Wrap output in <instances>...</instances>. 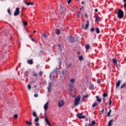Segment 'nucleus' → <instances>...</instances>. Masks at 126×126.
<instances>
[{
	"mask_svg": "<svg viewBox=\"0 0 126 126\" xmlns=\"http://www.w3.org/2000/svg\"><path fill=\"white\" fill-rule=\"evenodd\" d=\"M126 86V83H123V85H121V89H123Z\"/></svg>",
	"mask_w": 126,
	"mask_h": 126,
	"instance_id": "nucleus-32",
	"label": "nucleus"
},
{
	"mask_svg": "<svg viewBox=\"0 0 126 126\" xmlns=\"http://www.w3.org/2000/svg\"><path fill=\"white\" fill-rule=\"evenodd\" d=\"M71 65H72V63H69L66 65V66H67V67L69 68V67H70L71 66Z\"/></svg>",
	"mask_w": 126,
	"mask_h": 126,
	"instance_id": "nucleus-31",
	"label": "nucleus"
},
{
	"mask_svg": "<svg viewBox=\"0 0 126 126\" xmlns=\"http://www.w3.org/2000/svg\"><path fill=\"white\" fill-rule=\"evenodd\" d=\"M59 63H60V64H62V62H61V60H59Z\"/></svg>",
	"mask_w": 126,
	"mask_h": 126,
	"instance_id": "nucleus-59",
	"label": "nucleus"
},
{
	"mask_svg": "<svg viewBox=\"0 0 126 126\" xmlns=\"http://www.w3.org/2000/svg\"><path fill=\"white\" fill-rule=\"evenodd\" d=\"M59 50L60 51V52H61V51H63V49H62V48H60Z\"/></svg>",
	"mask_w": 126,
	"mask_h": 126,
	"instance_id": "nucleus-62",
	"label": "nucleus"
},
{
	"mask_svg": "<svg viewBox=\"0 0 126 126\" xmlns=\"http://www.w3.org/2000/svg\"><path fill=\"white\" fill-rule=\"evenodd\" d=\"M95 97L96 98L97 101L100 103L101 102V98H99V96H96Z\"/></svg>",
	"mask_w": 126,
	"mask_h": 126,
	"instance_id": "nucleus-18",
	"label": "nucleus"
},
{
	"mask_svg": "<svg viewBox=\"0 0 126 126\" xmlns=\"http://www.w3.org/2000/svg\"><path fill=\"white\" fill-rule=\"evenodd\" d=\"M43 52H44L43 51H42V50L40 51V54H43Z\"/></svg>",
	"mask_w": 126,
	"mask_h": 126,
	"instance_id": "nucleus-56",
	"label": "nucleus"
},
{
	"mask_svg": "<svg viewBox=\"0 0 126 126\" xmlns=\"http://www.w3.org/2000/svg\"><path fill=\"white\" fill-rule=\"evenodd\" d=\"M96 124V122H95V121H93L92 122V125H93V126H95V124Z\"/></svg>",
	"mask_w": 126,
	"mask_h": 126,
	"instance_id": "nucleus-36",
	"label": "nucleus"
},
{
	"mask_svg": "<svg viewBox=\"0 0 126 126\" xmlns=\"http://www.w3.org/2000/svg\"><path fill=\"white\" fill-rule=\"evenodd\" d=\"M70 2H71V0H68L67 1L68 4H69L70 3Z\"/></svg>",
	"mask_w": 126,
	"mask_h": 126,
	"instance_id": "nucleus-50",
	"label": "nucleus"
},
{
	"mask_svg": "<svg viewBox=\"0 0 126 126\" xmlns=\"http://www.w3.org/2000/svg\"><path fill=\"white\" fill-rule=\"evenodd\" d=\"M86 121L87 122H88V118H86Z\"/></svg>",
	"mask_w": 126,
	"mask_h": 126,
	"instance_id": "nucleus-64",
	"label": "nucleus"
},
{
	"mask_svg": "<svg viewBox=\"0 0 126 126\" xmlns=\"http://www.w3.org/2000/svg\"><path fill=\"white\" fill-rule=\"evenodd\" d=\"M64 105V102L63 100H59L58 102V106L59 107H63Z\"/></svg>",
	"mask_w": 126,
	"mask_h": 126,
	"instance_id": "nucleus-6",
	"label": "nucleus"
},
{
	"mask_svg": "<svg viewBox=\"0 0 126 126\" xmlns=\"http://www.w3.org/2000/svg\"><path fill=\"white\" fill-rule=\"evenodd\" d=\"M35 126H39V123H36Z\"/></svg>",
	"mask_w": 126,
	"mask_h": 126,
	"instance_id": "nucleus-57",
	"label": "nucleus"
},
{
	"mask_svg": "<svg viewBox=\"0 0 126 126\" xmlns=\"http://www.w3.org/2000/svg\"><path fill=\"white\" fill-rule=\"evenodd\" d=\"M28 89L29 90H31V85H30L29 84L28 85Z\"/></svg>",
	"mask_w": 126,
	"mask_h": 126,
	"instance_id": "nucleus-38",
	"label": "nucleus"
},
{
	"mask_svg": "<svg viewBox=\"0 0 126 126\" xmlns=\"http://www.w3.org/2000/svg\"><path fill=\"white\" fill-rule=\"evenodd\" d=\"M77 54H78V55H80V54H81L80 51H77Z\"/></svg>",
	"mask_w": 126,
	"mask_h": 126,
	"instance_id": "nucleus-54",
	"label": "nucleus"
},
{
	"mask_svg": "<svg viewBox=\"0 0 126 126\" xmlns=\"http://www.w3.org/2000/svg\"><path fill=\"white\" fill-rule=\"evenodd\" d=\"M105 101H106V98L103 97V103H105Z\"/></svg>",
	"mask_w": 126,
	"mask_h": 126,
	"instance_id": "nucleus-51",
	"label": "nucleus"
},
{
	"mask_svg": "<svg viewBox=\"0 0 126 126\" xmlns=\"http://www.w3.org/2000/svg\"><path fill=\"white\" fill-rule=\"evenodd\" d=\"M32 75L37 77V76H38V74H37V73H36L35 71H32Z\"/></svg>",
	"mask_w": 126,
	"mask_h": 126,
	"instance_id": "nucleus-19",
	"label": "nucleus"
},
{
	"mask_svg": "<svg viewBox=\"0 0 126 126\" xmlns=\"http://www.w3.org/2000/svg\"><path fill=\"white\" fill-rule=\"evenodd\" d=\"M89 26V21H87V24H86L85 30H87V29H88Z\"/></svg>",
	"mask_w": 126,
	"mask_h": 126,
	"instance_id": "nucleus-14",
	"label": "nucleus"
},
{
	"mask_svg": "<svg viewBox=\"0 0 126 126\" xmlns=\"http://www.w3.org/2000/svg\"><path fill=\"white\" fill-rule=\"evenodd\" d=\"M34 97H38V94H35L34 95Z\"/></svg>",
	"mask_w": 126,
	"mask_h": 126,
	"instance_id": "nucleus-52",
	"label": "nucleus"
},
{
	"mask_svg": "<svg viewBox=\"0 0 126 126\" xmlns=\"http://www.w3.org/2000/svg\"><path fill=\"white\" fill-rule=\"evenodd\" d=\"M70 88H71V89L73 88V84H70Z\"/></svg>",
	"mask_w": 126,
	"mask_h": 126,
	"instance_id": "nucleus-42",
	"label": "nucleus"
},
{
	"mask_svg": "<svg viewBox=\"0 0 126 126\" xmlns=\"http://www.w3.org/2000/svg\"><path fill=\"white\" fill-rule=\"evenodd\" d=\"M58 47H59V48H61V44H59Z\"/></svg>",
	"mask_w": 126,
	"mask_h": 126,
	"instance_id": "nucleus-63",
	"label": "nucleus"
},
{
	"mask_svg": "<svg viewBox=\"0 0 126 126\" xmlns=\"http://www.w3.org/2000/svg\"><path fill=\"white\" fill-rule=\"evenodd\" d=\"M36 32H37L36 30L33 31V33H36Z\"/></svg>",
	"mask_w": 126,
	"mask_h": 126,
	"instance_id": "nucleus-61",
	"label": "nucleus"
},
{
	"mask_svg": "<svg viewBox=\"0 0 126 126\" xmlns=\"http://www.w3.org/2000/svg\"><path fill=\"white\" fill-rule=\"evenodd\" d=\"M43 72H42V71H40L39 72V76H42L43 75Z\"/></svg>",
	"mask_w": 126,
	"mask_h": 126,
	"instance_id": "nucleus-35",
	"label": "nucleus"
},
{
	"mask_svg": "<svg viewBox=\"0 0 126 126\" xmlns=\"http://www.w3.org/2000/svg\"><path fill=\"white\" fill-rule=\"evenodd\" d=\"M65 7L63 6H62V5H60V8L59 10V13L61 14L63 16H64L65 14Z\"/></svg>",
	"mask_w": 126,
	"mask_h": 126,
	"instance_id": "nucleus-2",
	"label": "nucleus"
},
{
	"mask_svg": "<svg viewBox=\"0 0 126 126\" xmlns=\"http://www.w3.org/2000/svg\"><path fill=\"white\" fill-rule=\"evenodd\" d=\"M48 107H49V102H47L44 106L45 111H47V110H48L49 108Z\"/></svg>",
	"mask_w": 126,
	"mask_h": 126,
	"instance_id": "nucleus-10",
	"label": "nucleus"
},
{
	"mask_svg": "<svg viewBox=\"0 0 126 126\" xmlns=\"http://www.w3.org/2000/svg\"><path fill=\"white\" fill-rule=\"evenodd\" d=\"M99 103L97 102H94L93 105H92V107L93 108H95L96 106H98V104Z\"/></svg>",
	"mask_w": 126,
	"mask_h": 126,
	"instance_id": "nucleus-15",
	"label": "nucleus"
},
{
	"mask_svg": "<svg viewBox=\"0 0 126 126\" xmlns=\"http://www.w3.org/2000/svg\"><path fill=\"white\" fill-rule=\"evenodd\" d=\"M76 80L75 79L72 78L70 80V82H71V83H74Z\"/></svg>",
	"mask_w": 126,
	"mask_h": 126,
	"instance_id": "nucleus-22",
	"label": "nucleus"
},
{
	"mask_svg": "<svg viewBox=\"0 0 126 126\" xmlns=\"http://www.w3.org/2000/svg\"><path fill=\"white\" fill-rule=\"evenodd\" d=\"M23 24H24V26H27L28 25V23L27 22H24L23 23Z\"/></svg>",
	"mask_w": 126,
	"mask_h": 126,
	"instance_id": "nucleus-33",
	"label": "nucleus"
},
{
	"mask_svg": "<svg viewBox=\"0 0 126 126\" xmlns=\"http://www.w3.org/2000/svg\"><path fill=\"white\" fill-rule=\"evenodd\" d=\"M50 79L51 80V81H54L55 79V76H53V73H51L49 76Z\"/></svg>",
	"mask_w": 126,
	"mask_h": 126,
	"instance_id": "nucleus-12",
	"label": "nucleus"
},
{
	"mask_svg": "<svg viewBox=\"0 0 126 126\" xmlns=\"http://www.w3.org/2000/svg\"><path fill=\"white\" fill-rule=\"evenodd\" d=\"M28 63L29 64H32L33 63V60H30L28 61Z\"/></svg>",
	"mask_w": 126,
	"mask_h": 126,
	"instance_id": "nucleus-20",
	"label": "nucleus"
},
{
	"mask_svg": "<svg viewBox=\"0 0 126 126\" xmlns=\"http://www.w3.org/2000/svg\"><path fill=\"white\" fill-rule=\"evenodd\" d=\"M90 31H91V32H93L95 31V29L92 28V29H91Z\"/></svg>",
	"mask_w": 126,
	"mask_h": 126,
	"instance_id": "nucleus-41",
	"label": "nucleus"
},
{
	"mask_svg": "<svg viewBox=\"0 0 126 126\" xmlns=\"http://www.w3.org/2000/svg\"><path fill=\"white\" fill-rule=\"evenodd\" d=\"M97 83H98V84H99V83H100V80L98 79V80H97Z\"/></svg>",
	"mask_w": 126,
	"mask_h": 126,
	"instance_id": "nucleus-58",
	"label": "nucleus"
},
{
	"mask_svg": "<svg viewBox=\"0 0 126 126\" xmlns=\"http://www.w3.org/2000/svg\"><path fill=\"white\" fill-rule=\"evenodd\" d=\"M79 61H83V56H81L79 57Z\"/></svg>",
	"mask_w": 126,
	"mask_h": 126,
	"instance_id": "nucleus-28",
	"label": "nucleus"
},
{
	"mask_svg": "<svg viewBox=\"0 0 126 126\" xmlns=\"http://www.w3.org/2000/svg\"><path fill=\"white\" fill-rule=\"evenodd\" d=\"M85 16L86 18H88V15L87 14V13L85 14Z\"/></svg>",
	"mask_w": 126,
	"mask_h": 126,
	"instance_id": "nucleus-46",
	"label": "nucleus"
},
{
	"mask_svg": "<svg viewBox=\"0 0 126 126\" xmlns=\"http://www.w3.org/2000/svg\"><path fill=\"white\" fill-rule=\"evenodd\" d=\"M62 74L63 75H64L65 74H66V71H62Z\"/></svg>",
	"mask_w": 126,
	"mask_h": 126,
	"instance_id": "nucleus-34",
	"label": "nucleus"
},
{
	"mask_svg": "<svg viewBox=\"0 0 126 126\" xmlns=\"http://www.w3.org/2000/svg\"><path fill=\"white\" fill-rule=\"evenodd\" d=\"M105 111V110H104V109H102V110L101 111H100V114H103V113H104V111Z\"/></svg>",
	"mask_w": 126,
	"mask_h": 126,
	"instance_id": "nucleus-48",
	"label": "nucleus"
},
{
	"mask_svg": "<svg viewBox=\"0 0 126 126\" xmlns=\"http://www.w3.org/2000/svg\"><path fill=\"white\" fill-rule=\"evenodd\" d=\"M117 14V17L119 18V19H123V18H124L125 14L124 13V11H123V10L119 9L118 10Z\"/></svg>",
	"mask_w": 126,
	"mask_h": 126,
	"instance_id": "nucleus-1",
	"label": "nucleus"
},
{
	"mask_svg": "<svg viewBox=\"0 0 126 126\" xmlns=\"http://www.w3.org/2000/svg\"><path fill=\"white\" fill-rule=\"evenodd\" d=\"M103 97H108V94L106 93H104L103 94Z\"/></svg>",
	"mask_w": 126,
	"mask_h": 126,
	"instance_id": "nucleus-40",
	"label": "nucleus"
},
{
	"mask_svg": "<svg viewBox=\"0 0 126 126\" xmlns=\"http://www.w3.org/2000/svg\"><path fill=\"white\" fill-rule=\"evenodd\" d=\"M88 97V95L83 96L84 99H85V98H87Z\"/></svg>",
	"mask_w": 126,
	"mask_h": 126,
	"instance_id": "nucleus-49",
	"label": "nucleus"
},
{
	"mask_svg": "<svg viewBox=\"0 0 126 126\" xmlns=\"http://www.w3.org/2000/svg\"><path fill=\"white\" fill-rule=\"evenodd\" d=\"M14 119H17V118H18V115H17V114H15V115H14Z\"/></svg>",
	"mask_w": 126,
	"mask_h": 126,
	"instance_id": "nucleus-39",
	"label": "nucleus"
},
{
	"mask_svg": "<svg viewBox=\"0 0 126 126\" xmlns=\"http://www.w3.org/2000/svg\"><path fill=\"white\" fill-rule=\"evenodd\" d=\"M95 30H96V33H97V34H99V33H100V30H99L98 28H96L95 29Z\"/></svg>",
	"mask_w": 126,
	"mask_h": 126,
	"instance_id": "nucleus-26",
	"label": "nucleus"
},
{
	"mask_svg": "<svg viewBox=\"0 0 126 126\" xmlns=\"http://www.w3.org/2000/svg\"><path fill=\"white\" fill-rule=\"evenodd\" d=\"M7 12H8V13H9V14H11V12H10V9H8L7 10Z\"/></svg>",
	"mask_w": 126,
	"mask_h": 126,
	"instance_id": "nucleus-45",
	"label": "nucleus"
},
{
	"mask_svg": "<svg viewBox=\"0 0 126 126\" xmlns=\"http://www.w3.org/2000/svg\"><path fill=\"white\" fill-rule=\"evenodd\" d=\"M82 4H84V1H82Z\"/></svg>",
	"mask_w": 126,
	"mask_h": 126,
	"instance_id": "nucleus-60",
	"label": "nucleus"
},
{
	"mask_svg": "<svg viewBox=\"0 0 126 126\" xmlns=\"http://www.w3.org/2000/svg\"><path fill=\"white\" fill-rule=\"evenodd\" d=\"M112 105V99H109V105Z\"/></svg>",
	"mask_w": 126,
	"mask_h": 126,
	"instance_id": "nucleus-44",
	"label": "nucleus"
},
{
	"mask_svg": "<svg viewBox=\"0 0 126 126\" xmlns=\"http://www.w3.org/2000/svg\"><path fill=\"white\" fill-rule=\"evenodd\" d=\"M31 40H32V42H35V39L32 38Z\"/></svg>",
	"mask_w": 126,
	"mask_h": 126,
	"instance_id": "nucleus-53",
	"label": "nucleus"
},
{
	"mask_svg": "<svg viewBox=\"0 0 126 126\" xmlns=\"http://www.w3.org/2000/svg\"><path fill=\"white\" fill-rule=\"evenodd\" d=\"M111 112H112V110L109 109V111L107 114V117H110V115H111Z\"/></svg>",
	"mask_w": 126,
	"mask_h": 126,
	"instance_id": "nucleus-30",
	"label": "nucleus"
},
{
	"mask_svg": "<svg viewBox=\"0 0 126 126\" xmlns=\"http://www.w3.org/2000/svg\"><path fill=\"white\" fill-rule=\"evenodd\" d=\"M81 99V97L80 96V95H78L76 98H74V106H77V105L79 104V101H80Z\"/></svg>",
	"mask_w": 126,
	"mask_h": 126,
	"instance_id": "nucleus-3",
	"label": "nucleus"
},
{
	"mask_svg": "<svg viewBox=\"0 0 126 126\" xmlns=\"http://www.w3.org/2000/svg\"><path fill=\"white\" fill-rule=\"evenodd\" d=\"M100 20V17L99 16H96V18H95V22H97V21H99Z\"/></svg>",
	"mask_w": 126,
	"mask_h": 126,
	"instance_id": "nucleus-25",
	"label": "nucleus"
},
{
	"mask_svg": "<svg viewBox=\"0 0 126 126\" xmlns=\"http://www.w3.org/2000/svg\"><path fill=\"white\" fill-rule=\"evenodd\" d=\"M32 116L34 118H36L35 119L34 122L35 123H38V122H39V117H37V113H36L35 112H32Z\"/></svg>",
	"mask_w": 126,
	"mask_h": 126,
	"instance_id": "nucleus-4",
	"label": "nucleus"
},
{
	"mask_svg": "<svg viewBox=\"0 0 126 126\" xmlns=\"http://www.w3.org/2000/svg\"><path fill=\"white\" fill-rule=\"evenodd\" d=\"M112 105V99H109V105Z\"/></svg>",
	"mask_w": 126,
	"mask_h": 126,
	"instance_id": "nucleus-43",
	"label": "nucleus"
},
{
	"mask_svg": "<svg viewBox=\"0 0 126 126\" xmlns=\"http://www.w3.org/2000/svg\"><path fill=\"white\" fill-rule=\"evenodd\" d=\"M89 89H90V90H94V85H93V84H91V85H90Z\"/></svg>",
	"mask_w": 126,
	"mask_h": 126,
	"instance_id": "nucleus-16",
	"label": "nucleus"
},
{
	"mask_svg": "<svg viewBox=\"0 0 126 126\" xmlns=\"http://www.w3.org/2000/svg\"><path fill=\"white\" fill-rule=\"evenodd\" d=\"M113 122H114V119L110 120L108 123V126H113Z\"/></svg>",
	"mask_w": 126,
	"mask_h": 126,
	"instance_id": "nucleus-13",
	"label": "nucleus"
},
{
	"mask_svg": "<svg viewBox=\"0 0 126 126\" xmlns=\"http://www.w3.org/2000/svg\"><path fill=\"white\" fill-rule=\"evenodd\" d=\"M26 123L27 124V125H30L31 126V125H32V123L31 122H29L28 121H26Z\"/></svg>",
	"mask_w": 126,
	"mask_h": 126,
	"instance_id": "nucleus-37",
	"label": "nucleus"
},
{
	"mask_svg": "<svg viewBox=\"0 0 126 126\" xmlns=\"http://www.w3.org/2000/svg\"><path fill=\"white\" fill-rule=\"evenodd\" d=\"M77 116L80 119H85L86 118V116L84 115L82 116V113H78V114H77Z\"/></svg>",
	"mask_w": 126,
	"mask_h": 126,
	"instance_id": "nucleus-5",
	"label": "nucleus"
},
{
	"mask_svg": "<svg viewBox=\"0 0 126 126\" xmlns=\"http://www.w3.org/2000/svg\"><path fill=\"white\" fill-rule=\"evenodd\" d=\"M56 34L57 35H60V34H61V31L59 29H57Z\"/></svg>",
	"mask_w": 126,
	"mask_h": 126,
	"instance_id": "nucleus-24",
	"label": "nucleus"
},
{
	"mask_svg": "<svg viewBox=\"0 0 126 126\" xmlns=\"http://www.w3.org/2000/svg\"><path fill=\"white\" fill-rule=\"evenodd\" d=\"M121 85V80H119L116 84V88L119 87Z\"/></svg>",
	"mask_w": 126,
	"mask_h": 126,
	"instance_id": "nucleus-17",
	"label": "nucleus"
},
{
	"mask_svg": "<svg viewBox=\"0 0 126 126\" xmlns=\"http://www.w3.org/2000/svg\"><path fill=\"white\" fill-rule=\"evenodd\" d=\"M94 11H95V12H98V9H95L94 10Z\"/></svg>",
	"mask_w": 126,
	"mask_h": 126,
	"instance_id": "nucleus-55",
	"label": "nucleus"
},
{
	"mask_svg": "<svg viewBox=\"0 0 126 126\" xmlns=\"http://www.w3.org/2000/svg\"><path fill=\"white\" fill-rule=\"evenodd\" d=\"M68 40L70 41V42L72 43L73 44L74 43V38H73V36H70L68 37Z\"/></svg>",
	"mask_w": 126,
	"mask_h": 126,
	"instance_id": "nucleus-8",
	"label": "nucleus"
},
{
	"mask_svg": "<svg viewBox=\"0 0 126 126\" xmlns=\"http://www.w3.org/2000/svg\"><path fill=\"white\" fill-rule=\"evenodd\" d=\"M45 121L46 124L48 125V126H52V125H51V123H50L49 119H48V118H47V117H45Z\"/></svg>",
	"mask_w": 126,
	"mask_h": 126,
	"instance_id": "nucleus-9",
	"label": "nucleus"
},
{
	"mask_svg": "<svg viewBox=\"0 0 126 126\" xmlns=\"http://www.w3.org/2000/svg\"><path fill=\"white\" fill-rule=\"evenodd\" d=\"M19 7H17L16 8V10L15 11V12L14 13V16H17V15H19Z\"/></svg>",
	"mask_w": 126,
	"mask_h": 126,
	"instance_id": "nucleus-7",
	"label": "nucleus"
},
{
	"mask_svg": "<svg viewBox=\"0 0 126 126\" xmlns=\"http://www.w3.org/2000/svg\"><path fill=\"white\" fill-rule=\"evenodd\" d=\"M112 62H113V63H114V64H117V60H116L115 58H113L112 59Z\"/></svg>",
	"mask_w": 126,
	"mask_h": 126,
	"instance_id": "nucleus-21",
	"label": "nucleus"
},
{
	"mask_svg": "<svg viewBox=\"0 0 126 126\" xmlns=\"http://www.w3.org/2000/svg\"><path fill=\"white\" fill-rule=\"evenodd\" d=\"M42 35L44 38H45V39H47V38H48V35H47V34H46L45 33H43Z\"/></svg>",
	"mask_w": 126,
	"mask_h": 126,
	"instance_id": "nucleus-29",
	"label": "nucleus"
},
{
	"mask_svg": "<svg viewBox=\"0 0 126 126\" xmlns=\"http://www.w3.org/2000/svg\"><path fill=\"white\" fill-rule=\"evenodd\" d=\"M85 48H90V45H89V44H87Z\"/></svg>",
	"mask_w": 126,
	"mask_h": 126,
	"instance_id": "nucleus-47",
	"label": "nucleus"
},
{
	"mask_svg": "<svg viewBox=\"0 0 126 126\" xmlns=\"http://www.w3.org/2000/svg\"><path fill=\"white\" fill-rule=\"evenodd\" d=\"M124 8H126V0H123Z\"/></svg>",
	"mask_w": 126,
	"mask_h": 126,
	"instance_id": "nucleus-27",
	"label": "nucleus"
},
{
	"mask_svg": "<svg viewBox=\"0 0 126 126\" xmlns=\"http://www.w3.org/2000/svg\"><path fill=\"white\" fill-rule=\"evenodd\" d=\"M51 87H52V84H51V83H49V86L47 88L48 89V91L49 93H51V92H52V91L51 90Z\"/></svg>",
	"mask_w": 126,
	"mask_h": 126,
	"instance_id": "nucleus-11",
	"label": "nucleus"
},
{
	"mask_svg": "<svg viewBox=\"0 0 126 126\" xmlns=\"http://www.w3.org/2000/svg\"><path fill=\"white\" fill-rule=\"evenodd\" d=\"M27 5L29 6V5H33L34 3H33L32 2H28V3H26Z\"/></svg>",
	"mask_w": 126,
	"mask_h": 126,
	"instance_id": "nucleus-23",
	"label": "nucleus"
}]
</instances>
